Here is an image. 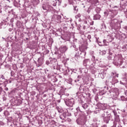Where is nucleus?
Masks as SVG:
<instances>
[{"mask_svg":"<svg viewBox=\"0 0 127 127\" xmlns=\"http://www.w3.org/2000/svg\"><path fill=\"white\" fill-rule=\"evenodd\" d=\"M67 49H68V48L67 47V46L61 47L60 48V50L61 53H65V52L67 51Z\"/></svg>","mask_w":127,"mask_h":127,"instance_id":"obj_1","label":"nucleus"},{"mask_svg":"<svg viewBox=\"0 0 127 127\" xmlns=\"http://www.w3.org/2000/svg\"><path fill=\"white\" fill-rule=\"evenodd\" d=\"M100 18H101V15L99 14H95L94 16V19H95L96 20H99Z\"/></svg>","mask_w":127,"mask_h":127,"instance_id":"obj_2","label":"nucleus"},{"mask_svg":"<svg viewBox=\"0 0 127 127\" xmlns=\"http://www.w3.org/2000/svg\"><path fill=\"white\" fill-rule=\"evenodd\" d=\"M110 117H106L104 119V122L106 123V124H109V122H110Z\"/></svg>","mask_w":127,"mask_h":127,"instance_id":"obj_3","label":"nucleus"},{"mask_svg":"<svg viewBox=\"0 0 127 127\" xmlns=\"http://www.w3.org/2000/svg\"><path fill=\"white\" fill-rule=\"evenodd\" d=\"M60 119H61V120H65V119H66V114L64 113L61 115L60 116Z\"/></svg>","mask_w":127,"mask_h":127,"instance_id":"obj_4","label":"nucleus"},{"mask_svg":"<svg viewBox=\"0 0 127 127\" xmlns=\"http://www.w3.org/2000/svg\"><path fill=\"white\" fill-rule=\"evenodd\" d=\"M82 108L85 109H87V108H88V105H87V104H83L82 105Z\"/></svg>","mask_w":127,"mask_h":127,"instance_id":"obj_5","label":"nucleus"},{"mask_svg":"<svg viewBox=\"0 0 127 127\" xmlns=\"http://www.w3.org/2000/svg\"><path fill=\"white\" fill-rule=\"evenodd\" d=\"M57 110L58 111L59 113H62V110L59 109V107H57Z\"/></svg>","mask_w":127,"mask_h":127,"instance_id":"obj_6","label":"nucleus"},{"mask_svg":"<svg viewBox=\"0 0 127 127\" xmlns=\"http://www.w3.org/2000/svg\"><path fill=\"white\" fill-rule=\"evenodd\" d=\"M76 111H79V112H81V113H82V111H81V110L80 109V107H78L76 108Z\"/></svg>","mask_w":127,"mask_h":127,"instance_id":"obj_7","label":"nucleus"},{"mask_svg":"<svg viewBox=\"0 0 127 127\" xmlns=\"http://www.w3.org/2000/svg\"><path fill=\"white\" fill-rule=\"evenodd\" d=\"M68 1L70 4H71V3H73V0H68Z\"/></svg>","mask_w":127,"mask_h":127,"instance_id":"obj_8","label":"nucleus"},{"mask_svg":"<svg viewBox=\"0 0 127 127\" xmlns=\"http://www.w3.org/2000/svg\"><path fill=\"white\" fill-rule=\"evenodd\" d=\"M43 9H44V10H46V7L45 6H43Z\"/></svg>","mask_w":127,"mask_h":127,"instance_id":"obj_9","label":"nucleus"},{"mask_svg":"<svg viewBox=\"0 0 127 127\" xmlns=\"http://www.w3.org/2000/svg\"><path fill=\"white\" fill-rule=\"evenodd\" d=\"M53 60L55 62H56L57 61V60L54 59Z\"/></svg>","mask_w":127,"mask_h":127,"instance_id":"obj_10","label":"nucleus"},{"mask_svg":"<svg viewBox=\"0 0 127 127\" xmlns=\"http://www.w3.org/2000/svg\"><path fill=\"white\" fill-rule=\"evenodd\" d=\"M107 127V125H103V127Z\"/></svg>","mask_w":127,"mask_h":127,"instance_id":"obj_11","label":"nucleus"},{"mask_svg":"<svg viewBox=\"0 0 127 127\" xmlns=\"http://www.w3.org/2000/svg\"><path fill=\"white\" fill-rule=\"evenodd\" d=\"M53 5H54V6H56V3H54V4H53Z\"/></svg>","mask_w":127,"mask_h":127,"instance_id":"obj_12","label":"nucleus"},{"mask_svg":"<svg viewBox=\"0 0 127 127\" xmlns=\"http://www.w3.org/2000/svg\"><path fill=\"white\" fill-rule=\"evenodd\" d=\"M83 29H86V26H83Z\"/></svg>","mask_w":127,"mask_h":127,"instance_id":"obj_13","label":"nucleus"},{"mask_svg":"<svg viewBox=\"0 0 127 127\" xmlns=\"http://www.w3.org/2000/svg\"><path fill=\"white\" fill-rule=\"evenodd\" d=\"M39 60H40V59H38V62H39Z\"/></svg>","mask_w":127,"mask_h":127,"instance_id":"obj_14","label":"nucleus"},{"mask_svg":"<svg viewBox=\"0 0 127 127\" xmlns=\"http://www.w3.org/2000/svg\"><path fill=\"white\" fill-rule=\"evenodd\" d=\"M117 77H119V74H118Z\"/></svg>","mask_w":127,"mask_h":127,"instance_id":"obj_15","label":"nucleus"}]
</instances>
